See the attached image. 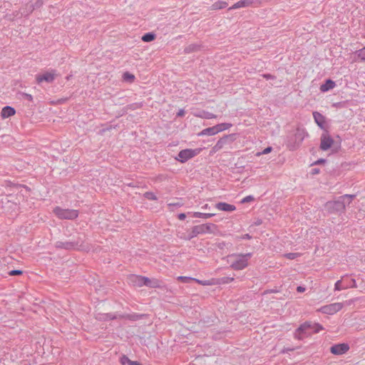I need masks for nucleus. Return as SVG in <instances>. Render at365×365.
I'll return each mask as SVG.
<instances>
[{
	"mask_svg": "<svg viewBox=\"0 0 365 365\" xmlns=\"http://www.w3.org/2000/svg\"><path fill=\"white\" fill-rule=\"evenodd\" d=\"M22 274V271L19 270V269H14V270H11V272H9V274L11 276L18 275V274Z\"/></svg>",
	"mask_w": 365,
	"mask_h": 365,
	"instance_id": "nucleus-43",
	"label": "nucleus"
},
{
	"mask_svg": "<svg viewBox=\"0 0 365 365\" xmlns=\"http://www.w3.org/2000/svg\"><path fill=\"white\" fill-rule=\"evenodd\" d=\"M272 150V148L269 146V147L264 148L262 152L258 153L257 154V155H266V154H268L269 153H270Z\"/></svg>",
	"mask_w": 365,
	"mask_h": 365,
	"instance_id": "nucleus-40",
	"label": "nucleus"
},
{
	"mask_svg": "<svg viewBox=\"0 0 365 365\" xmlns=\"http://www.w3.org/2000/svg\"><path fill=\"white\" fill-rule=\"evenodd\" d=\"M252 253L232 254L227 257L230 267L235 270H242L248 266V261L252 257Z\"/></svg>",
	"mask_w": 365,
	"mask_h": 365,
	"instance_id": "nucleus-2",
	"label": "nucleus"
},
{
	"mask_svg": "<svg viewBox=\"0 0 365 365\" xmlns=\"http://www.w3.org/2000/svg\"><path fill=\"white\" fill-rule=\"evenodd\" d=\"M255 2H257V0H240L230 6L229 10L248 7Z\"/></svg>",
	"mask_w": 365,
	"mask_h": 365,
	"instance_id": "nucleus-12",
	"label": "nucleus"
},
{
	"mask_svg": "<svg viewBox=\"0 0 365 365\" xmlns=\"http://www.w3.org/2000/svg\"><path fill=\"white\" fill-rule=\"evenodd\" d=\"M344 284H350V285H351V284H352V282L351 281L350 282H349V283H344Z\"/></svg>",
	"mask_w": 365,
	"mask_h": 365,
	"instance_id": "nucleus-54",
	"label": "nucleus"
},
{
	"mask_svg": "<svg viewBox=\"0 0 365 365\" xmlns=\"http://www.w3.org/2000/svg\"><path fill=\"white\" fill-rule=\"evenodd\" d=\"M343 303L335 302L320 307L317 311L326 314H334L343 308Z\"/></svg>",
	"mask_w": 365,
	"mask_h": 365,
	"instance_id": "nucleus-6",
	"label": "nucleus"
},
{
	"mask_svg": "<svg viewBox=\"0 0 365 365\" xmlns=\"http://www.w3.org/2000/svg\"><path fill=\"white\" fill-rule=\"evenodd\" d=\"M234 280V278L233 277H224L221 279H219V282H217L216 284H220V283H222V284H226V283H230L231 282H232Z\"/></svg>",
	"mask_w": 365,
	"mask_h": 365,
	"instance_id": "nucleus-35",
	"label": "nucleus"
},
{
	"mask_svg": "<svg viewBox=\"0 0 365 365\" xmlns=\"http://www.w3.org/2000/svg\"><path fill=\"white\" fill-rule=\"evenodd\" d=\"M131 365H142V364L137 361H133V362L131 363Z\"/></svg>",
	"mask_w": 365,
	"mask_h": 365,
	"instance_id": "nucleus-52",
	"label": "nucleus"
},
{
	"mask_svg": "<svg viewBox=\"0 0 365 365\" xmlns=\"http://www.w3.org/2000/svg\"><path fill=\"white\" fill-rule=\"evenodd\" d=\"M203 234L201 225H195L192 227L191 230L187 232V237H185V240H190L191 239L197 237L198 235Z\"/></svg>",
	"mask_w": 365,
	"mask_h": 365,
	"instance_id": "nucleus-14",
	"label": "nucleus"
},
{
	"mask_svg": "<svg viewBox=\"0 0 365 365\" xmlns=\"http://www.w3.org/2000/svg\"><path fill=\"white\" fill-rule=\"evenodd\" d=\"M322 161H324V160H319L317 161V163H322Z\"/></svg>",
	"mask_w": 365,
	"mask_h": 365,
	"instance_id": "nucleus-55",
	"label": "nucleus"
},
{
	"mask_svg": "<svg viewBox=\"0 0 365 365\" xmlns=\"http://www.w3.org/2000/svg\"><path fill=\"white\" fill-rule=\"evenodd\" d=\"M53 212L59 219L73 220L78 216V210L72 209H63L60 207H55Z\"/></svg>",
	"mask_w": 365,
	"mask_h": 365,
	"instance_id": "nucleus-3",
	"label": "nucleus"
},
{
	"mask_svg": "<svg viewBox=\"0 0 365 365\" xmlns=\"http://www.w3.org/2000/svg\"><path fill=\"white\" fill-rule=\"evenodd\" d=\"M56 248H61V249H65V250H72L76 248L77 246V243L73 242H61L58 241L56 242Z\"/></svg>",
	"mask_w": 365,
	"mask_h": 365,
	"instance_id": "nucleus-16",
	"label": "nucleus"
},
{
	"mask_svg": "<svg viewBox=\"0 0 365 365\" xmlns=\"http://www.w3.org/2000/svg\"><path fill=\"white\" fill-rule=\"evenodd\" d=\"M145 196L148 200H157L156 195L153 192H145Z\"/></svg>",
	"mask_w": 365,
	"mask_h": 365,
	"instance_id": "nucleus-39",
	"label": "nucleus"
},
{
	"mask_svg": "<svg viewBox=\"0 0 365 365\" xmlns=\"http://www.w3.org/2000/svg\"><path fill=\"white\" fill-rule=\"evenodd\" d=\"M304 130H297L296 135L300 137V140L302 141L304 139Z\"/></svg>",
	"mask_w": 365,
	"mask_h": 365,
	"instance_id": "nucleus-45",
	"label": "nucleus"
},
{
	"mask_svg": "<svg viewBox=\"0 0 365 365\" xmlns=\"http://www.w3.org/2000/svg\"><path fill=\"white\" fill-rule=\"evenodd\" d=\"M184 110H180L178 113V116H183L184 115Z\"/></svg>",
	"mask_w": 365,
	"mask_h": 365,
	"instance_id": "nucleus-51",
	"label": "nucleus"
},
{
	"mask_svg": "<svg viewBox=\"0 0 365 365\" xmlns=\"http://www.w3.org/2000/svg\"><path fill=\"white\" fill-rule=\"evenodd\" d=\"M23 96L28 101H33V96L31 94L29 93H23Z\"/></svg>",
	"mask_w": 365,
	"mask_h": 365,
	"instance_id": "nucleus-46",
	"label": "nucleus"
},
{
	"mask_svg": "<svg viewBox=\"0 0 365 365\" xmlns=\"http://www.w3.org/2000/svg\"><path fill=\"white\" fill-rule=\"evenodd\" d=\"M356 55L361 61H365V47L356 51Z\"/></svg>",
	"mask_w": 365,
	"mask_h": 365,
	"instance_id": "nucleus-33",
	"label": "nucleus"
},
{
	"mask_svg": "<svg viewBox=\"0 0 365 365\" xmlns=\"http://www.w3.org/2000/svg\"><path fill=\"white\" fill-rule=\"evenodd\" d=\"M313 117L314 119L315 123L317 124V125L321 128H324L325 124V118L323 115H322L320 113L317 111L313 112Z\"/></svg>",
	"mask_w": 365,
	"mask_h": 365,
	"instance_id": "nucleus-17",
	"label": "nucleus"
},
{
	"mask_svg": "<svg viewBox=\"0 0 365 365\" xmlns=\"http://www.w3.org/2000/svg\"><path fill=\"white\" fill-rule=\"evenodd\" d=\"M260 224H261V222H257L256 223V225H260Z\"/></svg>",
	"mask_w": 365,
	"mask_h": 365,
	"instance_id": "nucleus-56",
	"label": "nucleus"
},
{
	"mask_svg": "<svg viewBox=\"0 0 365 365\" xmlns=\"http://www.w3.org/2000/svg\"><path fill=\"white\" fill-rule=\"evenodd\" d=\"M201 151L200 148L196 149H184L179 152L175 159L180 163H185L188 160L197 155Z\"/></svg>",
	"mask_w": 365,
	"mask_h": 365,
	"instance_id": "nucleus-5",
	"label": "nucleus"
},
{
	"mask_svg": "<svg viewBox=\"0 0 365 365\" xmlns=\"http://www.w3.org/2000/svg\"><path fill=\"white\" fill-rule=\"evenodd\" d=\"M194 282H196L197 283L203 285V286H210L216 284V282L215 280H200L198 279L195 278Z\"/></svg>",
	"mask_w": 365,
	"mask_h": 365,
	"instance_id": "nucleus-30",
	"label": "nucleus"
},
{
	"mask_svg": "<svg viewBox=\"0 0 365 365\" xmlns=\"http://www.w3.org/2000/svg\"><path fill=\"white\" fill-rule=\"evenodd\" d=\"M314 328H312V332L313 333H318L320 331L323 330L324 328L322 325L319 324H313Z\"/></svg>",
	"mask_w": 365,
	"mask_h": 365,
	"instance_id": "nucleus-38",
	"label": "nucleus"
},
{
	"mask_svg": "<svg viewBox=\"0 0 365 365\" xmlns=\"http://www.w3.org/2000/svg\"><path fill=\"white\" fill-rule=\"evenodd\" d=\"M123 79L126 81L132 82L135 79V76L128 72H125L123 74Z\"/></svg>",
	"mask_w": 365,
	"mask_h": 365,
	"instance_id": "nucleus-37",
	"label": "nucleus"
},
{
	"mask_svg": "<svg viewBox=\"0 0 365 365\" xmlns=\"http://www.w3.org/2000/svg\"><path fill=\"white\" fill-rule=\"evenodd\" d=\"M202 230L203 231V234L205 233H211L213 232V230L216 227V225L212 223H206L201 225Z\"/></svg>",
	"mask_w": 365,
	"mask_h": 365,
	"instance_id": "nucleus-24",
	"label": "nucleus"
},
{
	"mask_svg": "<svg viewBox=\"0 0 365 365\" xmlns=\"http://www.w3.org/2000/svg\"><path fill=\"white\" fill-rule=\"evenodd\" d=\"M148 287L155 288L160 287V282L157 279H150L148 277V282H145V285Z\"/></svg>",
	"mask_w": 365,
	"mask_h": 365,
	"instance_id": "nucleus-29",
	"label": "nucleus"
},
{
	"mask_svg": "<svg viewBox=\"0 0 365 365\" xmlns=\"http://www.w3.org/2000/svg\"><path fill=\"white\" fill-rule=\"evenodd\" d=\"M185 217H186V215L185 213H180V214L178 215V218L180 220H185Z\"/></svg>",
	"mask_w": 365,
	"mask_h": 365,
	"instance_id": "nucleus-49",
	"label": "nucleus"
},
{
	"mask_svg": "<svg viewBox=\"0 0 365 365\" xmlns=\"http://www.w3.org/2000/svg\"><path fill=\"white\" fill-rule=\"evenodd\" d=\"M182 203L180 201L175 202H170L168 204V206L170 210H173L175 207H180L182 206Z\"/></svg>",
	"mask_w": 365,
	"mask_h": 365,
	"instance_id": "nucleus-34",
	"label": "nucleus"
},
{
	"mask_svg": "<svg viewBox=\"0 0 365 365\" xmlns=\"http://www.w3.org/2000/svg\"><path fill=\"white\" fill-rule=\"evenodd\" d=\"M56 76L55 71L52 72H46L41 75L36 76V81L38 83H41L43 81L47 83H51L54 81Z\"/></svg>",
	"mask_w": 365,
	"mask_h": 365,
	"instance_id": "nucleus-10",
	"label": "nucleus"
},
{
	"mask_svg": "<svg viewBox=\"0 0 365 365\" xmlns=\"http://www.w3.org/2000/svg\"><path fill=\"white\" fill-rule=\"evenodd\" d=\"M335 86V82L328 79L326 81L325 83L321 85L320 86V91L322 92H327L332 88H334Z\"/></svg>",
	"mask_w": 365,
	"mask_h": 365,
	"instance_id": "nucleus-21",
	"label": "nucleus"
},
{
	"mask_svg": "<svg viewBox=\"0 0 365 365\" xmlns=\"http://www.w3.org/2000/svg\"><path fill=\"white\" fill-rule=\"evenodd\" d=\"M196 116L204 119L216 118L217 115L208 111L202 110L195 114Z\"/></svg>",
	"mask_w": 365,
	"mask_h": 365,
	"instance_id": "nucleus-22",
	"label": "nucleus"
},
{
	"mask_svg": "<svg viewBox=\"0 0 365 365\" xmlns=\"http://www.w3.org/2000/svg\"><path fill=\"white\" fill-rule=\"evenodd\" d=\"M215 126H216L217 133H219L222 131L226 130L229 129L230 128H231L232 126V124L229 123H223L217 124Z\"/></svg>",
	"mask_w": 365,
	"mask_h": 365,
	"instance_id": "nucleus-27",
	"label": "nucleus"
},
{
	"mask_svg": "<svg viewBox=\"0 0 365 365\" xmlns=\"http://www.w3.org/2000/svg\"><path fill=\"white\" fill-rule=\"evenodd\" d=\"M202 209L204 210H208L210 207H209V205L207 204H205V205H203L202 207Z\"/></svg>",
	"mask_w": 365,
	"mask_h": 365,
	"instance_id": "nucleus-53",
	"label": "nucleus"
},
{
	"mask_svg": "<svg viewBox=\"0 0 365 365\" xmlns=\"http://www.w3.org/2000/svg\"><path fill=\"white\" fill-rule=\"evenodd\" d=\"M155 35L153 33H147L142 36V40L144 42H150L155 39Z\"/></svg>",
	"mask_w": 365,
	"mask_h": 365,
	"instance_id": "nucleus-31",
	"label": "nucleus"
},
{
	"mask_svg": "<svg viewBox=\"0 0 365 365\" xmlns=\"http://www.w3.org/2000/svg\"><path fill=\"white\" fill-rule=\"evenodd\" d=\"M313 324L310 322H306L301 324L294 332V337L297 339H302L304 336L312 334Z\"/></svg>",
	"mask_w": 365,
	"mask_h": 365,
	"instance_id": "nucleus-4",
	"label": "nucleus"
},
{
	"mask_svg": "<svg viewBox=\"0 0 365 365\" xmlns=\"http://www.w3.org/2000/svg\"><path fill=\"white\" fill-rule=\"evenodd\" d=\"M333 143V139L328 134L324 133L321 138L320 148L322 150H327L331 147Z\"/></svg>",
	"mask_w": 365,
	"mask_h": 365,
	"instance_id": "nucleus-11",
	"label": "nucleus"
},
{
	"mask_svg": "<svg viewBox=\"0 0 365 365\" xmlns=\"http://www.w3.org/2000/svg\"><path fill=\"white\" fill-rule=\"evenodd\" d=\"M132 362H133V361L129 359V358L125 355H123L120 358V363L122 364V365H131Z\"/></svg>",
	"mask_w": 365,
	"mask_h": 365,
	"instance_id": "nucleus-36",
	"label": "nucleus"
},
{
	"mask_svg": "<svg viewBox=\"0 0 365 365\" xmlns=\"http://www.w3.org/2000/svg\"><path fill=\"white\" fill-rule=\"evenodd\" d=\"M355 195H344L340 196L336 200L327 202L325 207L330 212H344L346 207L351 203Z\"/></svg>",
	"mask_w": 365,
	"mask_h": 365,
	"instance_id": "nucleus-1",
	"label": "nucleus"
},
{
	"mask_svg": "<svg viewBox=\"0 0 365 365\" xmlns=\"http://www.w3.org/2000/svg\"><path fill=\"white\" fill-rule=\"evenodd\" d=\"M233 136V134L227 135H225L224 137L218 140L216 144L210 150V154H214L220 150L221 149H222L225 145L227 143L228 139L232 138Z\"/></svg>",
	"mask_w": 365,
	"mask_h": 365,
	"instance_id": "nucleus-7",
	"label": "nucleus"
},
{
	"mask_svg": "<svg viewBox=\"0 0 365 365\" xmlns=\"http://www.w3.org/2000/svg\"><path fill=\"white\" fill-rule=\"evenodd\" d=\"M15 113L16 110L14 108L7 106L2 108L1 112V116L2 118H7L14 115Z\"/></svg>",
	"mask_w": 365,
	"mask_h": 365,
	"instance_id": "nucleus-18",
	"label": "nucleus"
},
{
	"mask_svg": "<svg viewBox=\"0 0 365 365\" xmlns=\"http://www.w3.org/2000/svg\"><path fill=\"white\" fill-rule=\"evenodd\" d=\"M252 200H254V197L252 195H248V196H246L245 197H244L241 200V202L242 203H247V202H251Z\"/></svg>",
	"mask_w": 365,
	"mask_h": 365,
	"instance_id": "nucleus-41",
	"label": "nucleus"
},
{
	"mask_svg": "<svg viewBox=\"0 0 365 365\" xmlns=\"http://www.w3.org/2000/svg\"><path fill=\"white\" fill-rule=\"evenodd\" d=\"M129 282L133 286L140 287L145 285V282H148V277L133 274L129 277Z\"/></svg>",
	"mask_w": 365,
	"mask_h": 365,
	"instance_id": "nucleus-9",
	"label": "nucleus"
},
{
	"mask_svg": "<svg viewBox=\"0 0 365 365\" xmlns=\"http://www.w3.org/2000/svg\"><path fill=\"white\" fill-rule=\"evenodd\" d=\"M351 282H352V284H351V285L350 284H343L342 285L341 284L342 280L339 279V280L336 281L334 284V290L335 291H341L343 289H346L350 287L356 288L357 287L356 280L354 279H351Z\"/></svg>",
	"mask_w": 365,
	"mask_h": 365,
	"instance_id": "nucleus-15",
	"label": "nucleus"
},
{
	"mask_svg": "<svg viewBox=\"0 0 365 365\" xmlns=\"http://www.w3.org/2000/svg\"><path fill=\"white\" fill-rule=\"evenodd\" d=\"M215 215L214 213H203L200 212H195L192 213V217H202L204 219H208Z\"/></svg>",
	"mask_w": 365,
	"mask_h": 365,
	"instance_id": "nucleus-28",
	"label": "nucleus"
},
{
	"mask_svg": "<svg viewBox=\"0 0 365 365\" xmlns=\"http://www.w3.org/2000/svg\"><path fill=\"white\" fill-rule=\"evenodd\" d=\"M217 130L216 128V126L214 125L212 127L207 128L201 130L199 133V136H203V135H215L217 134Z\"/></svg>",
	"mask_w": 365,
	"mask_h": 365,
	"instance_id": "nucleus-19",
	"label": "nucleus"
},
{
	"mask_svg": "<svg viewBox=\"0 0 365 365\" xmlns=\"http://www.w3.org/2000/svg\"><path fill=\"white\" fill-rule=\"evenodd\" d=\"M263 77L265 78L266 79H273L274 78V76H272L270 74H264Z\"/></svg>",
	"mask_w": 365,
	"mask_h": 365,
	"instance_id": "nucleus-50",
	"label": "nucleus"
},
{
	"mask_svg": "<svg viewBox=\"0 0 365 365\" xmlns=\"http://www.w3.org/2000/svg\"><path fill=\"white\" fill-rule=\"evenodd\" d=\"M96 318L98 320L101 321H108L113 319H115L116 317L115 314H108V313H98L96 315Z\"/></svg>",
	"mask_w": 365,
	"mask_h": 365,
	"instance_id": "nucleus-20",
	"label": "nucleus"
},
{
	"mask_svg": "<svg viewBox=\"0 0 365 365\" xmlns=\"http://www.w3.org/2000/svg\"><path fill=\"white\" fill-rule=\"evenodd\" d=\"M43 2L41 0H37L34 4H28L26 7L28 8V13L25 14V15H28L29 13L32 12L35 9L39 8L42 6ZM24 14V13H22Z\"/></svg>",
	"mask_w": 365,
	"mask_h": 365,
	"instance_id": "nucleus-23",
	"label": "nucleus"
},
{
	"mask_svg": "<svg viewBox=\"0 0 365 365\" xmlns=\"http://www.w3.org/2000/svg\"><path fill=\"white\" fill-rule=\"evenodd\" d=\"M349 349V346L347 344H338L332 346L330 349V351L335 355H342L345 354Z\"/></svg>",
	"mask_w": 365,
	"mask_h": 365,
	"instance_id": "nucleus-8",
	"label": "nucleus"
},
{
	"mask_svg": "<svg viewBox=\"0 0 365 365\" xmlns=\"http://www.w3.org/2000/svg\"><path fill=\"white\" fill-rule=\"evenodd\" d=\"M215 207L218 210L225 212H233L236 210V207L234 205L228 204L224 202H220L216 203Z\"/></svg>",
	"mask_w": 365,
	"mask_h": 365,
	"instance_id": "nucleus-13",
	"label": "nucleus"
},
{
	"mask_svg": "<svg viewBox=\"0 0 365 365\" xmlns=\"http://www.w3.org/2000/svg\"><path fill=\"white\" fill-rule=\"evenodd\" d=\"M227 3L226 1H218L215 3H214L212 5L211 8L213 10H218V9H222L225 8V7H227Z\"/></svg>",
	"mask_w": 365,
	"mask_h": 365,
	"instance_id": "nucleus-26",
	"label": "nucleus"
},
{
	"mask_svg": "<svg viewBox=\"0 0 365 365\" xmlns=\"http://www.w3.org/2000/svg\"><path fill=\"white\" fill-rule=\"evenodd\" d=\"M177 279L181 281L183 283H190V282H194L195 278L185 276H179L178 277Z\"/></svg>",
	"mask_w": 365,
	"mask_h": 365,
	"instance_id": "nucleus-32",
	"label": "nucleus"
},
{
	"mask_svg": "<svg viewBox=\"0 0 365 365\" xmlns=\"http://www.w3.org/2000/svg\"><path fill=\"white\" fill-rule=\"evenodd\" d=\"M305 289H305V287H302V286H298V287H297V291L298 292H300V293H301V292H304L305 291Z\"/></svg>",
	"mask_w": 365,
	"mask_h": 365,
	"instance_id": "nucleus-48",
	"label": "nucleus"
},
{
	"mask_svg": "<svg viewBox=\"0 0 365 365\" xmlns=\"http://www.w3.org/2000/svg\"><path fill=\"white\" fill-rule=\"evenodd\" d=\"M242 240H250L252 237L249 234H245L240 237Z\"/></svg>",
	"mask_w": 365,
	"mask_h": 365,
	"instance_id": "nucleus-47",
	"label": "nucleus"
},
{
	"mask_svg": "<svg viewBox=\"0 0 365 365\" xmlns=\"http://www.w3.org/2000/svg\"><path fill=\"white\" fill-rule=\"evenodd\" d=\"M178 237L180 239H182V240H185V237H187V233H185V232H178Z\"/></svg>",
	"mask_w": 365,
	"mask_h": 365,
	"instance_id": "nucleus-44",
	"label": "nucleus"
},
{
	"mask_svg": "<svg viewBox=\"0 0 365 365\" xmlns=\"http://www.w3.org/2000/svg\"><path fill=\"white\" fill-rule=\"evenodd\" d=\"M200 46H201L200 44H197V43L190 44L185 47V52L189 53L199 51L200 49Z\"/></svg>",
	"mask_w": 365,
	"mask_h": 365,
	"instance_id": "nucleus-25",
	"label": "nucleus"
},
{
	"mask_svg": "<svg viewBox=\"0 0 365 365\" xmlns=\"http://www.w3.org/2000/svg\"><path fill=\"white\" fill-rule=\"evenodd\" d=\"M298 256V254L297 253H293V252H290V253H287L285 255V257L289 259H295Z\"/></svg>",
	"mask_w": 365,
	"mask_h": 365,
	"instance_id": "nucleus-42",
	"label": "nucleus"
}]
</instances>
